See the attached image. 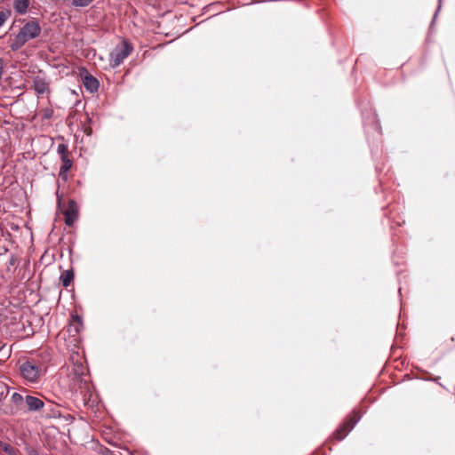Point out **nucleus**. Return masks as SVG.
I'll use <instances>...</instances> for the list:
<instances>
[{
  "label": "nucleus",
  "instance_id": "1a4fd4ad",
  "mask_svg": "<svg viewBox=\"0 0 455 455\" xmlns=\"http://www.w3.org/2000/svg\"><path fill=\"white\" fill-rule=\"evenodd\" d=\"M361 418V411L355 410L350 414L347 415L346 420L344 421L341 427H355L360 421Z\"/></svg>",
  "mask_w": 455,
  "mask_h": 455
},
{
  "label": "nucleus",
  "instance_id": "6ab92c4d",
  "mask_svg": "<svg viewBox=\"0 0 455 455\" xmlns=\"http://www.w3.org/2000/svg\"><path fill=\"white\" fill-rule=\"evenodd\" d=\"M27 450V453L28 455H39V453L37 452L36 450H35L34 448L32 447H28L26 449Z\"/></svg>",
  "mask_w": 455,
  "mask_h": 455
},
{
  "label": "nucleus",
  "instance_id": "a211bd4d",
  "mask_svg": "<svg viewBox=\"0 0 455 455\" xmlns=\"http://www.w3.org/2000/svg\"><path fill=\"white\" fill-rule=\"evenodd\" d=\"M9 17V13L4 11H0V28L4 25V23L7 20Z\"/></svg>",
  "mask_w": 455,
  "mask_h": 455
},
{
  "label": "nucleus",
  "instance_id": "f257e3e1",
  "mask_svg": "<svg viewBox=\"0 0 455 455\" xmlns=\"http://www.w3.org/2000/svg\"><path fill=\"white\" fill-rule=\"evenodd\" d=\"M23 410L42 411L45 418L62 417L65 419L68 425L72 424L74 419V417L69 413L61 415L59 408L52 405L50 402L45 404L42 399L29 395H25V405Z\"/></svg>",
  "mask_w": 455,
  "mask_h": 455
},
{
  "label": "nucleus",
  "instance_id": "0eeeda50",
  "mask_svg": "<svg viewBox=\"0 0 455 455\" xmlns=\"http://www.w3.org/2000/svg\"><path fill=\"white\" fill-rule=\"evenodd\" d=\"M65 215V223L68 226H72L75 220L77 218V212L76 209V204L71 201L69 203L68 208L64 212Z\"/></svg>",
  "mask_w": 455,
  "mask_h": 455
},
{
  "label": "nucleus",
  "instance_id": "7ed1b4c3",
  "mask_svg": "<svg viewBox=\"0 0 455 455\" xmlns=\"http://www.w3.org/2000/svg\"><path fill=\"white\" fill-rule=\"evenodd\" d=\"M133 51L132 44L124 40L121 45L116 46L110 53V64L112 67L119 66Z\"/></svg>",
  "mask_w": 455,
  "mask_h": 455
},
{
  "label": "nucleus",
  "instance_id": "ddd939ff",
  "mask_svg": "<svg viewBox=\"0 0 455 455\" xmlns=\"http://www.w3.org/2000/svg\"><path fill=\"white\" fill-rule=\"evenodd\" d=\"M60 280L63 287H68L74 280V271L72 269L63 271Z\"/></svg>",
  "mask_w": 455,
  "mask_h": 455
},
{
  "label": "nucleus",
  "instance_id": "f8f14e48",
  "mask_svg": "<svg viewBox=\"0 0 455 455\" xmlns=\"http://www.w3.org/2000/svg\"><path fill=\"white\" fill-rule=\"evenodd\" d=\"M34 89L38 94H44L49 90V84L43 78H36L34 80Z\"/></svg>",
  "mask_w": 455,
  "mask_h": 455
},
{
  "label": "nucleus",
  "instance_id": "20e7f679",
  "mask_svg": "<svg viewBox=\"0 0 455 455\" xmlns=\"http://www.w3.org/2000/svg\"><path fill=\"white\" fill-rule=\"evenodd\" d=\"M87 368L84 364V363L77 359L76 362L73 363L72 369L69 373V377L71 378L72 381L74 382V385H79L82 387V385L84 386V387H87V380L84 379L86 376Z\"/></svg>",
  "mask_w": 455,
  "mask_h": 455
},
{
  "label": "nucleus",
  "instance_id": "9d476101",
  "mask_svg": "<svg viewBox=\"0 0 455 455\" xmlns=\"http://www.w3.org/2000/svg\"><path fill=\"white\" fill-rule=\"evenodd\" d=\"M30 4V0H13V8L19 14H26Z\"/></svg>",
  "mask_w": 455,
  "mask_h": 455
},
{
  "label": "nucleus",
  "instance_id": "423d86ee",
  "mask_svg": "<svg viewBox=\"0 0 455 455\" xmlns=\"http://www.w3.org/2000/svg\"><path fill=\"white\" fill-rule=\"evenodd\" d=\"M61 164L60 167L59 178L66 182L68 179V172L71 169L73 165V161L70 158V156H64V157H60Z\"/></svg>",
  "mask_w": 455,
  "mask_h": 455
},
{
  "label": "nucleus",
  "instance_id": "2eb2a0df",
  "mask_svg": "<svg viewBox=\"0 0 455 455\" xmlns=\"http://www.w3.org/2000/svg\"><path fill=\"white\" fill-rule=\"evenodd\" d=\"M348 429L349 428H336L331 435V438L335 439L336 441H342L348 435Z\"/></svg>",
  "mask_w": 455,
  "mask_h": 455
},
{
  "label": "nucleus",
  "instance_id": "9b49d317",
  "mask_svg": "<svg viewBox=\"0 0 455 455\" xmlns=\"http://www.w3.org/2000/svg\"><path fill=\"white\" fill-rule=\"evenodd\" d=\"M82 328V320L78 315L72 316V323L69 324L68 331L74 336L78 334Z\"/></svg>",
  "mask_w": 455,
  "mask_h": 455
},
{
  "label": "nucleus",
  "instance_id": "6e6552de",
  "mask_svg": "<svg viewBox=\"0 0 455 455\" xmlns=\"http://www.w3.org/2000/svg\"><path fill=\"white\" fill-rule=\"evenodd\" d=\"M83 84L90 92H95L99 89V81L90 74H86L84 76Z\"/></svg>",
  "mask_w": 455,
  "mask_h": 455
},
{
  "label": "nucleus",
  "instance_id": "39448f33",
  "mask_svg": "<svg viewBox=\"0 0 455 455\" xmlns=\"http://www.w3.org/2000/svg\"><path fill=\"white\" fill-rule=\"evenodd\" d=\"M21 376L30 381L36 382L41 375L40 368L34 363L27 361L20 367Z\"/></svg>",
  "mask_w": 455,
  "mask_h": 455
},
{
  "label": "nucleus",
  "instance_id": "dca6fc26",
  "mask_svg": "<svg viewBox=\"0 0 455 455\" xmlns=\"http://www.w3.org/2000/svg\"><path fill=\"white\" fill-rule=\"evenodd\" d=\"M0 449H2L4 452H6L9 455H16V450L6 443H0Z\"/></svg>",
  "mask_w": 455,
  "mask_h": 455
},
{
  "label": "nucleus",
  "instance_id": "f3484780",
  "mask_svg": "<svg viewBox=\"0 0 455 455\" xmlns=\"http://www.w3.org/2000/svg\"><path fill=\"white\" fill-rule=\"evenodd\" d=\"M57 152L60 156V157H64V156H70L68 146L64 143H60L58 145Z\"/></svg>",
  "mask_w": 455,
  "mask_h": 455
},
{
  "label": "nucleus",
  "instance_id": "aec40b11",
  "mask_svg": "<svg viewBox=\"0 0 455 455\" xmlns=\"http://www.w3.org/2000/svg\"><path fill=\"white\" fill-rule=\"evenodd\" d=\"M109 443L115 445V446H117V442L114 441V440H107Z\"/></svg>",
  "mask_w": 455,
  "mask_h": 455
},
{
  "label": "nucleus",
  "instance_id": "f03ea898",
  "mask_svg": "<svg viewBox=\"0 0 455 455\" xmlns=\"http://www.w3.org/2000/svg\"><path fill=\"white\" fill-rule=\"evenodd\" d=\"M41 34V27L36 20H30L27 22L11 40L10 48L15 52L20 49L28 41L36 38Z\"/></svg>",
  "mask_w": 455,
  "mask_h": 455
},
{
  "label": "nucleus",
  "instance_id": "4468645a",
  "mask_svg": "<svg viewBox=\"0 0 455 455\" xmlns=\"http://www.w3.org/2000/svg\"><path fill=\"white\" fill-rule=\"evenodd\" d=\"M12 402L20 410L24 409L25 396L19 393H13L12 395Z\"/></svg>",
  "mask_w": 455,
  "mask_h": 455
}]
</instances>
